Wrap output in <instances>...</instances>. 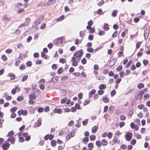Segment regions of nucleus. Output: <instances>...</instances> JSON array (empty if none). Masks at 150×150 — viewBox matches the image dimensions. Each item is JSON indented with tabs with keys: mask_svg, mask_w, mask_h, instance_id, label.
Segmentation results:
<instances>
[{
	"mask_svg": "<svg viewBox=\"0 0 150 150\" xmlns=\"http://www.w3.org/2000/svg\"><path fill=\"white\" fill-rule=\"evenodd\" d=\"M13 134L14 133L13 131L9 132L7 136L9 137L7 139L6 141H15V138L12 137Z\"/></svg>",
	"mask_w": 150,
	"mask_h": 150,
	"instance_id": "f257e3e1",
	"label": "nucleus"
},
{
	"mask_svg": "<svg viewBox=\"0 0 150 150\" xmlns=\"http://www.w3.org/2000/svg\"><path fill=\"white\" fill-rule=\"evenodd\" d=\"M83 53V52L82 49L80 50L79 51L75 52L74 54V55L76 57H80L82 56Z\"/></svg>",
	"mask_w": 150,
	"mask_h": 150,
	"instance_id": "f03ea898",
	"label": "nucleus"
},
{
	"mask_svg": "<svg viewBox=\"0 0 150 150\" xmlns=\"http://www.w3.org/2000/svg\"><path fill=\"white\" fill-rule=\"evenodd\" d=\"M132 137V133L129 132H127L125 135V137L127 141H130Z\"/></svg>",
	"mask_w": 150,
	"mask_h": 150,
	"instance_id": "7ed1b4c3",
	"label": "nucleus"
},
{
	"mask_svg": "<svg viewBox=\"0 0 150 150\" xmlns=\"http://www.w3.org/2000/svg\"><path fill=\"white\" fill-rule=\"evenodd\" d=\"M75 131L74 130L72 132H71L70 133L68 134L66 137V140H69L70 138L72 137H73L74 136L75 133Z\"/></svg>",
	"mask_w": 150,
	"mask_h": 150,
	"instance_id": "20e7f679",
	"label": "nucleus"
},
{
	"mask_svg": "<svg viewBox=\"0 0 150 150\" xmlns=\"http://www.w3.org/2000/svg\"><path fill=\"white\" fill-rule=\"evenodd\" d=\"M6 142L5 141L3 145L2 148L4 150H7L10 146L9 144Z\"/></svg>",
	"mask_w": 150,
	"mask_h": 150,
	"instance_id": "39448f33",
	"label": "nucleus"
},
{
	"mask_svg": "<svg viewBox=\"0 0 150 150\" xmlns=\"http://www.w3.org/2000/svg\"><path fill=\"white\" fill-rule=\"evenodd\" d=\"M54 138V136L52 134L49 135L47 134L44 137V139L47 140L49 139L50 140H51Z\"/></svg>",
	"mask_w": 150,
	"mask_h": 150,
	"instance_id": "423d86ee",
	"label": "nucleus"
},
{
	"mask_svg": "<svg viewBox=\"0 0 150 150\" xmlns=\"http://www.w3.org/2000/svg\"><path fill=\"white\" fill-rule=\"evenodd\" d=\"M150 31L149 30H145L144 33V36L145 39H147L148 37Z\"/></svg>",
	"mask_w": 150,
	"mask_h": 150,
	"instance_id": "0eeeda50",
	"label": "nucleus"
},
{
	"mask_svg": "<svg viewBox=\"0 0 150 150\" xmlns=\"http://www.w3.org/2000/svg\"><path fill=\"white\" fill-rule=\"evenodd\" d=\"M56 0H49L46 3V6H49L56 2Z\"/></svg>",
	"mask_w": 150,
	"mask_h": 150,
	"instance_id": "6e6552de",
	"label": "nucleus"
},
{
	"mask_svg": "<svg viewBox=\"0 0 150 150\" xmlns=\"http://www.w3.org/2000/svg\"><path fill=\"white\" fill-rule=\"evenodd\" d=\"M58 79L57 77L56 76H53L50 81V83L53 82L55 83L58 81Z\"/></svg>",
	"mask_w": 150,
	"mask_h": 150,
	"instance_id": "1a4fd4ad",
	"label": "nucleus"
},
{
	"mask_svg": "<svg viewBox=\"0 0 150 150\" xmlns=\"http://www.w3.org/2000/svg\"><path fill=\"white\" fill-rule=\"evenodd\" d=\"M53 112L55 113H57L58 114H61L62 113V110L61 109H57L55 108Z\"/></svg>",
	"mask_w": 150,
	"mask_h": 150,
	"instance_id": "9d476101",
	"label": "nucleus"
},
{
	"mask_svg": "<svg viewBox=\"0 0 150 150\" xmlns=\"http://www.w3.org/2000/svg\"><path fill=\"white\" fill-rule=\"evenodd\" d=\"M8 76H10V79L12 80L15 78V75L13 73H9L8 75Z\"/></svg>",
	"mask_w": 150,
	"mask_h": 150,
	"instance_id": "9b49d317",
	"label": "nucleus"
},
{
	"mask_svg": "<svg viewBox=\"0 0 150 150\" xmlns=\"http://www.w3.org/2000/svg\"><path fill=\"white\" fill-rule=\"evenodd\" d=\"M29 98L31 100H35L36 98V96L33 94H31L29 95Z\"/></svg>",
	"mask_w": 150,
	"mask_h": 150,
	"instance_id": "f8f14e48",
	"label": "nucleus"
},
{
	"mask_svg": "<svg viewBox=\"0 0 150 150\" xmlns=\"http://www.w3.org/2000/svg\"><path fill=\"white\" fill-rule=\"evenodd\" d=\"M103 28L105 31L108 30L109 29L108 24L107 23H104Z\"/></svg>",
	"mask_w": 150,
	"mask_h": 150,
	"instance_id": "ddd939ff",
	"label": "nucleus"
},
{
	"mask_svg": "<svg viewBox=\"0 0 150 150\" xmlns=\"http://www.w3.org/2000/svg\"><path fill=\"white\" fill-rule=\"evenodd\" d=\"M106 87V85L105 84H101L99 85V88L100 89H105Z\"/></svg>",
	"mask_w": 150,
	"mask_h": 150,
	"instance_id": "4468645a",
	"label": "nucleus"
},
{
	"mask_svg": "<svg viewBox=\"0 0 150 150\" xmlns=\"http://www.w3.org/2000/svg\"><path fill=\"white\" fill-rule=\"evenodd\" d=\"M41 118H39L37 121V124H36L37 126V127H39L41 125Z\"/></svg>",
	"mask_w": 150,
	"mask_h": 150,
	"instance_id": "2eb2a0df",
	"label": "nucleus"
},
{
	"mask_svg": "<svg viewBox=\"0 0 150 150\" xmlns=\"http://www.w3.org/2000/svg\"><path fill=\"white\" fill-rule=\"evenodd\" d=\"M98 127L97 126H95L92 128V131L93 133H95L96 132L98 129Z\"/></svg>",
	"mask_w": 150,
	"mask_h": 150,
	"instance_id": "dca6fc26",
	"label": "nucleus"
},
{
	"mask_svg": "<svg viewBox=\"0 0 150 150\" xmlns=\"http://www.w3.org/2000/svg\"><path fill=\"white\" fill-rule=\"evenodd\" d=\"M115 108L113 106H110L109 108V112L110 113H112L114 111Z\"/></svg>",
	"mask_w": 150,
	"mask_h": 150,
	"instance_id": "f3484780",
	"label": "nucleus"
},
{
	"mask_svg": "<svg viewBox=\"0 0 150 150\" xmlns=\"http://www.w3.org/2000/svg\"><path fill=\"white\" fill-rule=\"evenodd\" d=\"M57 39L58 40H59V43L61 44L63 41L64 40V38L63 36H62L60 38H58Z\"/></svg>",
	"mask_w": 150,
	"mask_h": 150,
	"instance_id": "a211bd4d",
	"label": "nucleus"
},
{
	"mask_svg": "<svg viewBox=\"0 0 150 150\" xmlns=\"http://www.w3.org/2000/svg\"><path fill=\"white\" fill-rule=\"evenodd\" d=\"M64 18V15H62L61 16L56 19V21H59L63 20Z\"/></svg>",
	"mask_w": 150,
	"mask_h": 150,
	"instance_id": "6ab92c4d",
	"label": "nucleus"
},
{
	"mask_svg": "<svg viewBox=\"0 0 150 150\" xmlns=\"http://www.w3.org/2000/svg\"><path fill=\"white\" fill-rule=\"evenodd\" d=\"M86 30H85V31H81L79 33V35L80 37H84L85 35V32Z\"/></svg>",
	"mask_w": 150,
	"mask_h": 150,
	"instance_id": "aec40b11",
	"label": "nucleus"
},
{
	"mask_svg": "<svg viewBox=\"0 0 150 150\" xmlns=\"http://www.w3.org/2000/svg\"><path fill=\"white\" fill-rule=\"evenodd\" d=\"M24 98L23 96H20L17 97V100L18 101H21Z\"/></svg>",
	"mask_w": 150,
	"mask_h": 150,
	"instance_id": "412c9836",
	"label": "nucleus"
},
{
	"mask_svg": "<svg viewBox=\"0 0 150 150\" xmlns=\"http://www.w3.org/2000/svg\"><path fill=\"white\" fill-rule=\"evenodd\" d=\"M102 99L103 102L105 103H108L109 101V100L106 97H105L104 98H103Z\"/></svg>",
	"mask_w": 150,
	"mask_h": 150,
	"instance_id": "4be33fe9",
	"label": "nucleus"
},
{
	"mask_svg": "<svg viewBox=\"0 0 150 150\" xmlns=\"http://www.w3.org/2000/svg\"><path fill=\"white\" fill-rule=\"evenodd\" d=\"M17 109V108L16 107H14L10 109V111L11 112L13 113L14 112H15L16 111Z\"/></svg>",
	"mask_w": 150,
	"mask_h": 150,
	"instance_id": "5701e85b",
	"label": "nucleus"
},
{
	"mask_svg": "<svg viewBox=\"0 0 150 150\" xmlns=\"http://www.w3.org/2000/svg\"><path fill=\"white\" fill-rule=\"evenodd\" d=\"M41 22V20L39 19L37 21L35 22L34 24L33 25L34 26H36L38 25V24H40V22Z\"/></svg>",
	"mask_w": 150,
	"mask_h": 150,
	"instance_id": "b1692460",
	"label": "nucleus"
},
{
	"mask_svg": "<svg viewBox=\"0 0 150 150\" xmlns=\"http://www.w3.org/2000/svg\"><path fill=\"white\" fill-rule=\"evenodd\" d=\"M3 18H4V20H6V21H9L10 20L11 18H9L8 17V16L6 15H5L4 17Z\"/></svg>",
	"mask_w": 150,
	"mask_h": 150,
	"instance_id": "393cba45",
	"label": "nucleus"
},
{
	"mask_svg": "<svg viewBox=\"0 0 150 150\" xmlns=\"http://www.w3.org/2000/svg\"><path fill=\"white\" fill-rule=\"evenodd\" d=\"M117 11L116 10H114L112 13V16L113 17H115L117 14Z\"/></svg>",
	"mask_w": 150,
	"mask_h": 150,
	"instance_id": "a878e982",
	"label": "nucleus"
},
{
	"mask_svg": "<svg viewBox=\"0 0 150 150\" xmlns=\"http://www.w3.org/2000/svg\"><path fill=\"white\" fill-rule=\"evenodd\" d=\"M28 75H25L24 76L22 79V81H25L28 78Z\"/></svg>",
	"mask_w": 150,
	"mask_h": 150,
	"instance_id": "bb28decb",
	"label": "nucleus"
},
{
	"mask_svg": "<svg viewBox=\"0 0 150 150\" xmlns=\"http://www.w3.org/2000/svg\"><path fill=\"white\" fill-rule=\"evenodd\" d=\"M16 62L15 65L16 66H18L21 62V61L20 60H18L17 59H16Z\"/></svg>",
	"mask_w": 150,
	"mask_h": 150,
	"instance_id": "cd10ccee",
	"label": "nucleus"
},
{
	"mask_svg": "<svg viewBox=\"0 0 150 150\" xmlns=\"http://www.w3.org/2000/svg\"><path fill=\"white\" fill-rule=\"evenodd\" d=\"M1 59L4 61H6L7 59V57L4 54H3L2 56Z\"/></svg>",
	"mask_w": 150,
	"mask_h": 150,
	"instance_id": "c85d7f7f",
	"label": "nucleus"
},
{
	"mask_svg": "<svg viewBox=\"0 0 150 150\" xmlns=\"http://www.w3.org/2000/svg\"><path fill=\"white\" fill-rule=\"evenodd\" d=\"M116 93V91L115 90H114L111 91L110 94L112 97L114 96Z\"/></svg>",
	"mask_w": 150,
	"mask_h": 150,
	"instance_id": "c756f323",
	"label": "nucleus"
},
{
	"mask_svg": "<svg viewBox=\"0 0 150 150\" xmlns=\"http://www.w3.org/2000/svg\"><path fill=\"white\" fill-rule=\"evenodd\" d=\"M25 21H26L25 23L26 24V25L27 26L30 22V18H26L25 19Z\"/></svg>",
	"mask_w": 150,
	"mask_h": 150,
	"instance_id": "7c9ffc66",
	"label": "nucleus"
},
{
	"mask_svg": "<svg viewBox=\"0 0 150 150\" xmlns=\"http://www.w3.org/2000/svg\"><path fill=\"white\" fill-rule=\"evenodd\" d=\"M66 60L62 58H60L59 60V62L60 63H62L63 64H64L66 62Z\"/></svg>",
	"mask_w": 150,
	"mask_h": 150,
	"instance_id": "2f4dec72",
	"label": "nucleus"
},
{
	"mask_svg": "<svg viewBox=\"0 0 150 150\" xmlns=\"http://www.w3.org/2000/svg\"><path fill=\"white\" fill-rule=\"evenodd\" d=\"M107 136L110 139L112 137V134L111 132H109L107 134Z\"/></svg>",
	"mask_w": 150,
	"mask_h": 150,
	"instance_id": "473e14b6",
	"label": "nucleus"
},
{
	"mask_svg": "<svg viewBox=\"0 0 150 150\" xmlns=\"http://www.w3.org/2000/svg\"><path fill=\"white\" fill-rule=\"evenodd\" d=\"M149 61L147 60L144 59L143 60V62L144 65L146 66L148 63Z\"/></svg>",
	"mask_w": 150,
	"mask_h": 150,
	"instance_id": "72a5a7b5",
	"label": "nucleus"
},
{
	"mask_svg": "<svg viewBox=\"0 0 150 150\" xmlns=\"http://www.w3.org/2000/svg\"><path fill=\"white\" fill-rule=\"evenodd\" d=\"M75 108H76V109H77L78 110L81 109V106L80 105L77 103L75 105Z\"/></svg>",
	"mask_w": 150,
	"mask_h": 150,
	"instance_id": "f704fd0d",
	"label": "nucleus"
},
{
	"mask_svg": "<svg viewBox=\"0 0 150 150\" xmlns=\"http://www.w3.org/2000/svg\"><path fill=\"white\" fill-rule=\"evenodd\" d=\"M90 102V99H89L88 100H85L84 103H83V105L84 106L88 104Z\"/></svg>",
	"mask_w": 150,
	"mask_h": 150,
	"instance_id": "c9c22d12",
	"label": "nucleus"
},
{
	"mask_svg": "<svg viewBox=\"0 0 150 150\" xmlns=\"http://www.w3.org/2000/svg\"><path fill=\"white\" fill-rule=\"evenodd\" d=\"M26 68V67L23 64L21 65L19 67V68L21 70H23Z\"/></svg>",
	"mask_w": 150,
	"mask_h": 150,
	"instance_id": "e433bc0d",
	"label": "nucleus"
},
{
	"mask_svg": "<svg viewBox=\"0 0 150 150\" xmlns=\"http://www.w3.org/2000/svg\"><path fill=\"white\" fill-rule=\"evenodd\" d=\"M26 64L27 67H30L32 65V63L31 61H28L26 63Z\"/></svg>",
	"mask_w": 150,
	"mask_h": 150,
	"instance_id": "4c0bfd02",
	"label": "nucleus"
},
{
	"mask_svg": "<svg viewBox=\"0 0 150 150\" xmlns=\"http://www.w3.org/2000/svg\"><path fill=\"white\" fill-rule=\"evenodd\" d=\"M122 67L121 66H120L117 68L116 70L117 71H120L122 70Z\"/></svg>",
	"mask_w": 150,
	"mask_h": 150,
	"instance_id": "58836bf2",
	"label": "nucleus"
},
{
	"mask_svg": "<svg viewBox=\"0 0 150 150\" xmlns=\"http://www.w3.org/2000/svg\"><path fill=\"white\" fill-rule=\"evenodd\" d=\"M22 115H23V116H25L27 114H28V112L26 110H22Z\"/></svg>",
	"mask_w": 150,
	"mask_h": 150,
	"instance_id": "ea45409f",
	"label": "nucleus"
},
{
	"mask_svg": "<svg viewBox=\"0 0 150 150\" xmlns=\"http://www.w3.org/2000/svg\"><path fill=\"white\" fill-rule=\"evenodd\" d=\"M105 33V32L104 31L100 30L99 31L98 34L100 35H104Z\"/></svg>",
	"mask_w": 150,
	"mask_h": 150,
	"instance_id": "a19ab883",
	"label": "nucleus"
},
{
	"mask_svg": "<svg viewBox=\"0 0 150 150\" xmlns=\"http://www.w3.org/2000/svg\"><path fill=\"white\" fill-rule=\"evenodd\" d=\"M81 62L83 64H86L87 61L85 58H83L81 60Z\"/></svg>",
	"mask_w": 150,
	"mask_h": 150,
	"instance_id": "79ce46f5",
	"label": "nucleus"
},
{
	"mask_svg": "<svg viewBox=\"0 0 150 150\" xmlns=\"http://www.w3.org/2000/svg\"><path fill=\"white\" fill-rule=\"evenodd\" d=\"M144 85L142 83H140L138 85V87L139 89L144 87Z\"/></svg>",
	"mask_w": 150,
	"mask_h": 150,
	"instance_id": "37998d69",
	"label": "nucleus"
},
{
	"mask_svg": "<svg viewBox=\"0 0 150 150\" xmlns=\"http://www.w3.org/2000/svg\"><path fill=\"white\" fill-rule=\"evenodd\" d=\"M90 138L91 140L93 141L95 139L96 137L94 135H91L90 136Z\"/></svg>",
	"mask_w": 150,
	"mask_h": 150,
	"instance_id": "c03bdc74",
	"label": "nucleus"
},
{
	"mask_svg": "<svg viewBox=\"0 0 150 150\" xmlns=\"http://www.w3.org/2000/svg\"><path fill=\"white\" fill-rule=\"evenodd\" d=\"M104 93V91L102 90H99L98 91V94L100 95H102Z\"/></svg>",
	"mask_w": 150,
	"mask_h": 150,
	"instance_id": "a18cd8bd",
	"label": "nucleus"
},
{
	"mask_svg": "<svg viewBox=\"0 0 150 150\" xmlns=\"http://www.w3.org/2000/svg\"><path fill=\"white\" fill-rule=\"evenodd\" d=\"M88 52H92L93 51V50L92 48L88 47L87 49Z\"/></svg>",
	"mask_w": 150,
	"mask_h": 150,
	"instance_id": "49530a36",
	"label": "nucleus"
},
{
	"mask_svg": "<svg viewBox=\"0 0 150 150\" xmlns=\"http://www.w3.org/2000/svg\"><path fill=\"white\" fill-rule=\"evenodd\" d=\"M16 89L15 88H14L12 90L11 93L13 94L14 95L16 94Z\"/></svg>",
	"mask_w": 150,
	"mask_h": 150,
	"instance_id": "de8ad7c7",
	"label": "nucleus"
},
{
	"mask_svg": "<svg viewBox=\"0 0 150 150\" xmlns=\"http://www.w3.org/2000/svg\"><path fill=\"white\" fill-rule=\"evenodd\" d=\"M68 77L67 76H65L61 77V80L62 81H65V80L67 79Z\"/></svg>",
	"mask_w": 150,
	"mask_h": 150,
	"instance_id": "09e8293b",
	"label": "nucleus"
},
{
	"mask_svg": "<svg viewBox=\"0 0 150 150\" xmlns=\"http://www.w3.org/2000/svg\"><path fill=\"white\" fill-rule=\"evenodd\" d=\"M62 69L61 67H60L59 68L58 70L57 71V73L58 74H60L62 73Z\"/></svg>",
	"mask_w": 150,
	"mask_h": 150,
	"instance_id": "8fccbe9b",
	"label": "nucleus"
},
{
	"mask_svg": "<svg viewBox=\"0 0 150 150\" xmlns=\"http://www.w3.org/2000/svg\"><path fill=\"white\" fill-rule=\"evenodd\" d=\"M132 60H130L128 63L126 65L125 67H128L129 65L132 63Z\"/></svg>",
	"mask_w": 150,
	"mask_h": 150,
	"instance_id": "3c124183",
	"label": "nucleus"
},
{
	"mask_svg": "<svg viewBox=\"0 0 150 150\" xmlns=\"http://www.w3.org/2000/svg\"><path fill=\"white\" fill-rule=\"evenodd\" d=\"M93 36L92 35H90L88 36V39L89 40H92L93 39Z\"/></svg>",
	"mask_w": 150,
	"mask_h": 150,
	"instance_id": "603ef678",
	"label": "nucleus"
},
{
	"mask_svg": "<svg viewBox=\"0 0 150 150\" xmlns=\"http://www.w3.org/2000/svg\"><path fill=\"white\" fill-rule=\"evenodd\" d=\"M104 3V1L103 0H100L98 4L99 6H101Z\"/></svg>",
	"mask_w": 150,
	"mask_h": 150,
	"instance_id": "864d4df0",
	"label": "nucleus"
},
{
	"mask_svg": "<svg viewBox=\"0 0 150 150\" xmlns=\"http://www.w3.org/2000/svg\"><path fill=\"white\" fill-rule=\"evenodd\" d=\"M96 144L98 146H100L102 143L101 141H96Z\"/></svg>",
	"mask_w": 150,
	"mask_h": 150,
	"instance_id": "5fc2aeb1",
	"label": "nucleus"
},
{
	"mask_svg": "<svg viewBox=\"0 0 150 150\" xmlns=\"http://www.w3.org/2000/svg\"><path fill=\"white\" fill-rule=\"evenodd\" d=\"M88 122V120H87V119H86L85 120L82 122V124L83 125H86Z\"/></svg>",
	"mask_w": 150,
	"mask_h": 150,
	"instance_id": "6e6d98bb",
	"label": "nucleus"
},
{
	"mask_svg": "<svg viewBox=\"0 0 150 150\" xmlns=\"http://www.w3.org/2000/svg\"><path fill=\"white\" fill-rule=\"evenodd\" d=\"M108 106L107 105H106L104 106L103 112H106L108 110Z\"/></svg>",
	"mask_w": 150,
	"mask_h": 150,
	"instance_id": "4d7b16f0",
	"label": "nucleus"
},
{
	"mask_svg": "<svg viewBox=\"0 0 150 150\" xmlns=\"http://www.w3.org/2000/svg\"><path fill=\"white\" fill-rule=\"evenodd\" d=\"M12 50L11 49H8L6 50V52L8 54H10L12 53Z\"/></svg>",
	"mask_w": 150,
	"mask_h": 150,
	"instance_id": "13d9d810",
	"label": "nucleus"
},
{
	"mask_svg": "<svg viewBox=\"0 0 150 150\" xmlns=\"http://www.w3.org/2000/svg\"><path fill=\"white\" fill-rule=\"evenodd\" d=\"M44 109L43 108H40L38 109V112H41L44 111Z\"/></svg>",
	"mask_w": 150,
	"mask_h": 150,
	"instance_id": "bf43d9fd",
	"label": "nucleus"
},
{
	"mask_svg": "<svg viewBox=\"0 0 150 150\" xmlns=\"http://www.w3.org/2000/svg\"><path fill=\"white\" fill-rule=\"evenodd\" d=\"M83 93H80L78 95V97L79 99H81L83 97Z\"/></svg>",
	"mask_w": 150,
	"mask_h": 150,
	"instance_id": "052dcab7",
	"label": "nucleus"
},
{
	"mask_svg": "<svg viewBox=\"0 0 150 150\" xmlns=\"http://www.w3.org/2000/svg\"><path fill=\"white\" fill-rule=\"evenodd\" d=\"M67 98H64L62 99L61 101V103H65L66 100H67Z\"/></svg>",
	"mask_w": 150,
	"mask_h": 150,
	"instance_id": "680f3d73",
	"label": "nucleus"
},
{
	"mask_svg": "<svg viewBox=\"0 0 150 150\" xmlns=\"http://www.w3.org/2000/svg\"><path fill=\"white\" fill-rule=\"evenodd\" d=\"M125 125V123L124 122H120L119 125L120 127L121 128L123 127Z\"/></svg>",
	"mask_w": 150,
	"mask_h": 150,
	"instance_id": "e2e57ef3",
	"label": "nucleus"
},
{
	"mask_svg": "<svg viewBox=\"0 0 150 150\" xmlns=\"http://www.w3.org/2000/svg\"><path fill=\"white\" fill-rule=\"evenodd\" d=\"M24 90L25 91V92L27 94H28L29 93V90L30 89V88H25Z\"/></svg>",
	"mask_w": 150,
	"mask_h": 150,
	"instance_id": "0e129e2a",
	"label": "nucleus"
},
{
	"mask_svg": "<svg viewBox=\"0 0 150 150\" xmlns=\"http://www.w3.org/2000/svg\"><path fill=\"white\" fill-rule=\"evenodd\" d=\"M95 30L94 28H91L89 30V33H93L95 32Z\"/></svg>",
	"mask_w": 150,
	"mask_h": 150,
	"instance_id": "69168bd1",
	"label": "nucleus"
},
{
	"mask_svg": "<svg viewBox=\"0 0 150 150\" xmlns=\"http://www.w3.org/2000/svg\"><path fill=\"white\" fill-rule=\"evenodd\" d=\"M21 30H20L19 29H17L15 31V33L17 35L19 34L20 33H21Z\"/></svg>",
	"mask_w": 150,
	"mask_h": 150,
	"instance_id": "338daca9",
	"label": "nucleus"
},
{
	"mask_svg": "<svg viewBox=\"0 0 150 150\" xmlns=\"http://www.w3.org/2000/svg\"><path fill=\"white\" fill-rule=\"evenodd\" d=\"M51 144L52 146H55L56 144V141H51Z\"/></svg>",
	"mask_w": 150,
	"mask_h": 150,
	"instance_id": "774afa93",
	"label": "nucleus"
}]
</instances>
